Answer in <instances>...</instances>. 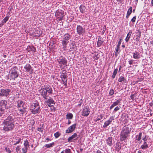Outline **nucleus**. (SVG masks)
<instances>
[{
  "instance_id": "obj_1",
  "label": "nucleus",
  "mask_w": 153,
  "mask_h": 153,
  "mask_svg": "<svg viewBox=\"0 0 153 153\" xmlns=\"http://www.w3.org/2000/svg\"><path fill=\"white\" fill-rule=\"evenodd\" d=\"M15 117L13 115H10L4 120L3 122L4 126V129L8 131L12 129L14 126V120Z\"/></svg>"
},
{
  "instance_id": "obj_2",
  "label": "nucleus",
  "mask_w": 153,
  "mask_h": 153,
  "mask_svg": "<svg viewBox=\"0 0 153 153\" xmlns=\"http://www.w3.org/2000/svg\"><path fill=\"white\" fill-rule=\"evenodd\" d=\"M39 90V93L42 97H48L49 96L52 94L53 93V90L51 87L50 85H44Z\"/></svg>"
},
{
  "instance_id": "obj_3",
  "label": "nucleus",
  "mask_w": 153,
  "mask_h": 153,
  "mask_svg": "<svg viewBox=\"0 0 153 153\" xmlns=\"http://www.w3.org/2000/svg\"><path fill=\"white\" fill-rule=\"evenodd\" d=\"M40 106L37 101H34L31 105L30 110L33 114L39 113L40 111Z\"/></svg>"
},
{
  "instance_id": "obj_4",
  "label": "nucleus",
  "mask_w": 153,
  "mask_h": 153,
  "mask_svg": "<svg viewBox=\"0 0 153 153\" xmlns=\"http://www.w3.org/2000/svg\"><path fill=\"white\" fill-rule=\"evenodd\" d=\"M19 76V74L17 71L16 66H14L10 70V73L9 74V76L10 79L15 80Z\"/></svg>"
},
{
  "instance_id": "obj_5",
  "label": "nucleus",
  "mask_w": 153,
  "mask_h": 153,
  "mask_svg": "<svg viewBox=\"0 0 153 153\" xmlns=\"http://www.w3.org/2000/svg\"><path fill=\"white\" fill-rule=\"evenodd\" d=\"M7 102L5 100H0V117L4 113L5 109L6 108V106Z\"/></svg>"
},
{
  "instance_id": "obj_6",
  "label": "nucleus",
  "mask_w": 153,
  "mask_h": 153,
  "mask_svg": "<svg viewBox=\"0 0 153 153\" xmlns=\"http://www.w3.org/2000/svg\"><path fill=\"white\" fill-rule=\"evenodd\" d=\"M70 35L68 33L65 34L63 37V39L62 42V46L65 49L67 48V45L69 42Z\"/></svg>"
},
{
  "instance_id": "obj_7",
  "label": "nucleus",
  "mask_w": 153,
  "mask_h": 153,
  "mask_svg": "<svg viewBox=\"0 0 153 153\" xmlns=\"http://www.w3.org/2000/svg\"><path fill=\"white\" fill-rule=\"evenodd\" d=\"M45 99V103L49 107H51L53 106L54 104V101L53 98L51 97H43Z\"/></svg>"
},
{
  "instance_id": "obj_8",
  "label": "nucleus",
  "mask_w": 153,
  "mask_h": 153,
  "mask_svg": "<svg viewBox=\"0 0 153 153\" xmlns=\"http://www.w3.org/2000/svg\"><path fill=\"white\" fill-rule=\"evenodd\" d=\"M10 91V90L8 89H0V96L7 97L9 95Z\"/></svg>"
},
{
  "instance_id": "obj_9",
  "label": "nucleus",
  "mask_w": 153,
  "mask_h": 153,
  "mask_svg": "<svg viewBox=\"0 0 153 153\" xmlns=\"http://www.w3.org/2000/svg\"><path fill=\"white\" fill-rule=\"evenodd\" d=\"M76 31L79 35L83 36L85 32V28L81 25H78L76 27Z\"/></svg>"
},
{
  "instance_id": "obj_10",
  "label": "nucleus",
  "mask_w": 153,
  "mask_h": 153,
  "mask_svg": "<svg viewBox=\"0 0 153 153\" xmlns=\"http://www.w3.org/2000/svg\"><path fill=\"white\" fill-rule=\"evenodd\" d=\"M90 112V109L88 106H86L84 108L82 112V115L84 117L88 116Z\"/></svg>"
},
{
  "instance_id": "obj_11",
  "label": "nucleus",
  "mask_w": 153,
  "mask_h": 153,
  "mask_svg": "<svg viewBox=\"0 0 153 153\" xmlns=\"http://www.w3.org/2000/svg\"><path fill=\"white\" fill-rule=\"evenodd\" d=\"M24 68L25 69L26 72H29L30 74L33 73L34 70L32 68L30 65L29 64H27L24 67Z\"/></svg>"
},
{
  "instance_id": "obj_12",
  "label": "nucleus",
  "mask_w": 153,
  "mask_h": 153,
  "mask_svg": "<svg viewBox=\"0 0 153 153\" xmlns=\"http://www.w3.org/2000/svg\"><path fill=\"white\" fill-rule=\"evenodd\" d=\"M55 16L59 19V21H60L63 19L64 16V13L57 10L55 13Z\"/></svg>"
},
{
  "instance_id": "obj_13",
  "label": "nucleus",
  "mask_w": 153,
  "mask_h": 153,
  "mask_svg": "<svg viewBox=\"0 0 153 153\" xmlns=\"http://www.w3.org/2000/svg\"><path fill=\"white\" fill-rule=\"evenodd\" d=\"M58 62L59 64L62 66V65H63L65 66H67V61L66 59L64 57H62L61 58L57 59Z\"/></svg>"
},
{
  "instance_id": "obj_14",
  "label": "nucleus",
  "mask_w": 153,
  "mask_h": 153,
  "mask_svg": "<svg viewBox=\"0 0 153 153\" xmlns=\"http://www.w3.org/2000/svg\"><path fill=\"white\" fill-rule=\"evenodd\" d=\"M114 120V117L113 116L111 117L108 120L106 121L103 126V127L104 128H106L108 126H109L112 122V121Z\"/></svg>"
},
{
  "instance_id": "obj_15",
  "label": "nucleus",
  "mask_w": 153,
  "mask_h": 153,
  "mask_svg": "<svg viewBox=\"0 0 153 153\" xmlns=\"http://www.w3.org/2000/svg\"><path fill=\"white\" fill-rule=\"evenodd\" d=\"M76 125V124H74L69 127L68 129L66 130V133H69L72 132L75 128Z\"/></svg>"
},
{
  "instance_id": "obj_16",
  "label": "nucleus",
  "mask_w": 153,
  "mask_h": 153,
  "mask_svg": "<svg viewBox=\"0 0 153 153\" xmlns=\"http://www.w3.org/2000/svg\"><path fill=\"white\" fill-rule=\"evenodd\" d=\"M130 131V129L127 126H124L123 128L121 134H128Z\"/></svg>"
},
{
  "instance_id": "obj_17",
  "label": "nucleus",
  "mask_w": 153,
  "mask_h": 153,
  "mask_svg": "<svg viewBox=\"0 0 153 153\" xmlns=\"http://www.w3.org/2000/svg\"><path fill=\"white\" fill-rule=\"evenodd\" d=\"M133 57L135 59H139L140 58L139 53L137 51H135L133 53Z\"/></svg>"
},
{
  "instance_id": "obj_18",
  "label": "nucleus",
  "mask_w": 153,
  "mask_h": 153,
  "mask_svg": "<svg viewBox=\"0 0 153 153\" xmlns=\"http://www.w3.org/2000/svg\"><path fill=\"white\" fill-rule=\"evenodd\" d=\"M120 100H117L115 102H113L112 105L110 107V109H112L114 107L118 105L120 102Z\"/></svg>"
},
{
  "instance_id": "obj_19",
  "label": "nucleus",
  "mask_w": 153,
  "mask_h": 153,
  "mask_svg": "<svg viewBox=\"0 0 153 153\" xmlns=\"http://www.w3.org/2000/svg\"><path fill=\"white\" fill-rule=\"evenodd\" d=\"M45 125L43 124H41L40 126L38 128L37 130L39 131L42 133L44 130Z\"/></svg>"
},
{
  "instance_id": "obj_20",
  "label": "nucleus",
  "mask_w": 153,
  "mask_h": 153,
  "mask_svg": "<svg viewBox=\"0 0 153 153\" xmlns=\"http://www.w3.org/2000/svg\"><path fill=\"white\" fill-rule=\"evenodd\" d=\"M112 138L111 137H109L106 140V143L107 144L110 146L112 145Z\"/></svg>"
},
{
  "instance_id": "obj_21",
  "label": "nucleus",
  "mask_w": 153,
  "mask_h": 153,
  "mask_svg": "<svg viewBox=\"0 0 153 153\" xmlns=\"http://www.w3.org/2000/svg\"><path fill=\"white\" fill-rule=\"evenodd\" d=\"M136 31L137 32H136V36L137 37L136 38V39L137 40H137H139V39H138L140 38V37L141 33L140 31L139 30H137Z\"/></svg>"
},
{
  "instance_id": "obj_22",
  "label": "nucleus",
  "mask_w": 153,
  "mask_h": 153,
  "mask_svg": "<svg viewBox=\"0 0 153 153\" xmlns=\"http://www.w3.org/2000/svg\"><path fill=\"white\" fill-rule=\"evenodd\" d=\"M131 33V30H129V32L127 34V36L125 39L126 42H127L128 41Z\"/></svg>"
},
{
  "instance_id": "obj_23",
  "label": "nucleus",
  "mask_w": 153,
  "mask_h": 153,
  "mask_svg": "<svg viewBox=\"0 0 153 153\" xmlns=\"http://www.w3.org/2000/svg\"><path fill=\"white\" fill-rule=\"evenodd\" d=\"M86 9V7L84 6L81 5L79 7L80 12L82 13H85Z\"/></svg>"
},
{
  "instance_id": "obj_24",
  "label": "nucleus",
  "mask_w": 153,
  "mask_h": 153,
  "mask_svg": "<svg viewBox=\"0 0 153 153\" xmlns=\"http://www.w3.org/2000/svg\"><path fill=\"white\" fill-rule=\"evenodd\" d=\"M148 147V146L146 142H144V144L141 145L140 148L143 149H145Z\"/></svg>"
},
{
  "instance_id": "obj_25",
  "label": "nucleus",
  "mask_w": 153,
  "mask_h": 153,
  "mask_svg": "<svg viewBox=\"0 0 153 153\" xmlns=\"http://www.w3.org/2000/svg\"><path fill=\"white\" fill-rule=\"evenodd\" d=\"M17 106L18 107H21L23 106L24 103L22 100H19L17 102Z\"/></svg>"
},
{
  "instance_id": "obj_26",
  "label": "nucleus",
  "mask_w": 153,
  "mask_h": 153,
  "mask_svg": "<svg viewBox=\"0 0 153 153\" xmlns=\"http://www.w3.org/2000/svg\"><path fill=\"white\" fill-rule=\"evenodd\" d=\"M73 117V115L71 113H68L66 115V118L68 119H71Z\"/></svg>"
},
{
  "instance_id": "obj_27",
  "label": "nucleus",
  "mask_w": 153,
  "mask_h": 153,
  "mask_svg": "<svg viewBox=\"0 0 153 153\" xmlns=\"http://www.w3.org/2000/svg\"><path fill=\"white\" fill-rule=\"evenodd\" d=\"M27 50L28 51H33L35 52L36 51V49L35 47L33 46H29L27 47Z\"/></svg>"
},
{
  "instance_id": "obj_28",
  "label": "nucleus",
  "mask_w": 153,
  "mask_h": 153,
  "mask_svg": "<svg viewBox=\"0 0 153 153\" xmlns=\"http://www.w3.org/2000/svg\"><path fill=\"white\" fill-rule=\"evenodd\" d=\"M77 136V134H73V135L69 137L68 139V142H70L72 141V140L76 138Z\"/></svg>"
},
{
  "instance_id": "obj_29",
  "label": "nucleus",
  "mask_w": 153,
  "mask_h": 153,
  "mask_svg": "<svg viewBox=\"0 0 153 153\" xmlns=\"http://www.w3.org/2000/svg\"><path fill=\"white\" fill-rule=\"evenodd\" d=\"M54 143L53 142L52 143H51L47 144L45 145L44 147H46V149L47 148H49L51 147H53L54 145Z\"/></svg>"
},
{
  "instance_id": "obj_30",
  "label": "nucleus",
  "mask_w": 153,
  "mask_h": 153,
  "mask_svg": "<svg viewBox=\"0 0 153 153\" xmlns=\"http://www.w3.org/2000/svg\"><path fill=\"white\" fill-rule=\"evenodd\" d=\"M118 71V69L117 68L115 69L114 71L113 75L111 76L112 79H114Z\"/></svg>"
},
{
  "instance_id": "obj_31",
  "label": "nucleus",
  "mask_w": 153,
  "mask_h": 153,
  "mask_svg": "<svg viewBox=\"0 0 153 153\" xmlns=\"http://www.w3.org/2000/svg\"><path fill=\"white\" fill-rule=\"evenodd\" d=\"M34 34L35 36L39 37L42 35V31H37L35 32Z\"/></svg>"
},
{
  "instance_id": "obj_32",
  "label": "nucleus",
  "mask_w": 153,
  "mask_h": 153,
  "mask_svg": "<svg viewBox=\"0 0 153 153\" xmlns=\"http://www.w3.org/2000/svg\"><path fill=\"white\" fill-rule=\"evenodd\" d=\"M103 117L104 116L100 114V115H99L97 117V118L95 119V121L96 122H97V121L100 120L102 119Z\"/></svg>"
},
{
  "instance_id": "obj_33",
  "label": "nucleus",
  "mask_w": 153,
  "mask_h": 153,
  "mask_svg": "<svg viewBox=\"0 0 153 153\" xmlns=\"http://www.w3.org/2000/svg\"><path fill=\"white\" fill-rule=\"evenodd\" d=\"M60 77L62 81V79L65 80L66 79H67L68 76L67 74H61Z\"/></svg>"
},
{
  "instance_id": "obj_34",
  "label": "nucleus",
  "mask_w": 153,
  "mask_h": 153,
  "mask_svg": "<svg viewBox=\"0 0 153 153\" xmlns=\"http://www.w3.org/2000/svg\"><path fill=\"white\" fill-rule=\"evenodd\" d=\"M126 138V134H120V139L121 140L123 141Z\"/></svg>"
},
{
  "instance_id": "obj_35",
  "label": "nucleus",
  "mask_w": 153,
  "mask_h": 153,
  "mask_svg": "<svg viewBox=\"0 0 153 153\" xmlns=\"http://www.w3.org/2000/svg\"><path fill=\"white\" fill-rule=\"evenodd\" d=\"M24 145L25 147H28L29 146V143L28 141L26 140L24 141Z\"/></svg>"
},
{
  "instance_id": "obj_36",
  "label": "nucleus",
  "mask_w": 153,
  "mask_h": 153,
  "mask_svg": "<svg viewBox=\"0 0 153 153\" xmlns=\"http://www.w3.org/2000/svg\"><path fill=\"white\" fill-rule=\"evenodd\" d=\"M132 7H130V8L128 9V10L127 12V14H128L130 15L132 13Z\"/></svg>"
},
{
  "instance_id": "obj_37",
  "label": "nucleus",
  "mask_w": 153,
  "mask_h": 153,
  "mask_svg": "<svg viewBox=\"0 0 153 153\" xmlns=\"http://www.w3.org/2000/svg\"><path fill=\"white\" fill-rule=\"evenodd\" d=\"M103 42V41H102V40H99L97 42V45L98 47H100L102 43Z\"/></svg>"
},
{
  "instance_id": "obj_38",
  "label": "nucleus",
  "mask_w": 153,
  "mask_h": 153,
  "mask_svg": "<svg viewBox=\"0 0 153 153\" xmlns=\"http://www.w3.org/2000/svg\"><path fill=\"white\" fill-rule=\"evenodd\" d=\"M126 79L124 77L122 76H121L120 78L118 79V81L120 82H122V81H124Z\"/></svg>"
},
{
  "instance_id": "obj_39",
  "label": "nucleus",
  "mask_w": 153,
  "mask_h": 153,
  "mask_svg": "<svg viewBox=\"0 0 153 153\" xmlns=\"http://www.w3.org/2000/svg\"><path fill=\"white\" fill-rule=\"evenodd\" d=\"M9 19V17L6 16L4 19L2 21V22L3 23H5Z\"/></svg>"
},
{
  "instance_id": "obj_40",
  "label": "nucleus",
  "mask_w": 153,
  "mask_h": 153,
  "mask_svg": "<svg viewBox=\"0 0 153 153\" xmlns=\"http://www.w3.org/2000/svg\"><path fill=\"white\" fill-rule=\"evenodd\" d=\"M28 148L24 147V148L22 149V150L23 153H26L27 152Z\"/></svg>"
},
{
  "instance_id": "obj_41",
  "label": "nucleus",
  "mask_w": 153,
  "mask_h": 153,
  "mask_svg": "<svg viewBox=\"0 0 153 153\" xmlns=\"http://www.w3.org/2000/svg\"><path fill=\"white\" fill-rule=\"evenodd\" d=\"M120 47L117 46L115 55L116 56H117L118 54V51L120 48Z\"/></svg>"
},
{
  "instance_id": "obj_42",
  "label": "nucleus",
  "mask_w": 153,
  "mask_h": 153,
  "mask_svg": "<svg viewBox=\"0 0 153 153\" xmlns=\"http://www.w3.org/2000/svg\"><path fill=\"white\" fill-rule=\"evenodd\" d=\"M141 135L142 134H137L136 136V140H139L141 139Z\"/></svg>"
},
{
  "instance_id": "obj_43",
  "label": "nucleus",
  "mask_w": 153,
  "mask_h": 153,
  "mask_svg": "<svg viewBox=\"0 0 153 153\" xmlns=\"http://www.w3.org/2000/svg\"><path fill=\"white\" fill-rule=\"evenodd\" d=\"M114 93V91L113 89H111L110 90L109 94L110 96H112Z\"/></svg>"
},
{
  "instance_id": "obj_44",
  "label": "nucleus",
  "mask_w": 153,
  "mask_h": 153,
  "mask_svg": "<svg viewBox=\"0 0 153 153\" xmlns=\"http://www.w3.org/2000/svg\"><path fill=\"white\" fill-rule=\"evenodd\" d=\"M67 79H66V80H63L62 79V82H63V84L65 86H67Z\"/></svg>"
},
{
  "instance_id": "obj_45",
  "label": "nucleus",
  "mask_w": 153,
  "mask_h": 153,
  "mask_svg": "<svg viewBox=\"0 0 153 153\" xmlns=\"http://www.w3.org/2000/svg\"><path fill=\"white\" fill-rule=\"evenodd\" d=\"M17 141L16 142L14 143V145H16L17 144H18L20 142L21 139L19 138H18V139H17Z\"/></svg>"
},
{
  "instance_id": "obj_46",
  "label": "nucleus",
  "mask_w": 153,
  "mask_h": 153,
  "mask_svg": "<svg viewBox=\"0 0 153 153\" xmlns=\"http://www.w3.org/2000/svg\"><path fill=\"white\" fill-rule=\"evenodd\" d=\"M120 108V106L118 107V106H117L114 109V111L115 112H116L118 110H119Z\"/></svg>"
},
{
  "instance_id": "obj_47",
  "label": "nucleus",
  "mask_w": 153,
  "mask_h": 153,
  "mask_svg": "<svg viewBox=\"0 0 153 153\" xmlns=\"http://www.w3.org/2000/svg\"><path fill=\"white\" fill-rule=\"evenodd\" d=\"M141 139L144 140V142H146V141L147 139L146 136V135L143 136L142 137Z\"/></svg>"
},
{
  "instance_id": "obj_48",
  "label": "nucleus",
  "mask_w": 153,
  "mask_h": 153,
  "mask_svg": "<svg viewBox=\"0 0 153 153\" xmlns=\"http://www.w3.org/2000/svg\"><path fill=\"white\" fill-rule=\"evenodd\" d=\"M65 153H71V150L68 149H66L65 150Z\"/></svg>"
},
{
  "instance_id": "obj_49",
  "label": "nucleus",
  "mask_w": 153,
  "mask_h": 153,
  "mask_svg": "<svg viewBox=\"0 0 153 153\" xmlns=\"http://www.w3.org/2000/svg\"><path fill=\"white\" fill-rule=\"evenodd\" d=\"M136 18V16H134L133 17V18L131 19V21L132 22H134L135 21V20Z\"/></svg>"
},
{
  "instance_id": "obj_50",
  "label": "nucleus",
  "mask_w": 153,
  "mask_h": 153,
  "mask_svg": "<svg viewBox=\"0 0 153 153\" xmlns=\"http://www.w3.org/2000/svg\"><path fill=\"white\" fill-rule=\"evenodd\" d=\"M5 151L8 152V153H11V151L8 148H5Z\"/></svg>"
},
{
  "instance_id": "obj_51",
  "label": "nucleus",
  "mask_w": 153,
  "mask_h": 153,
  "mask_svg": "<svg viewBox=\"0 0 153 153\" xmlns=\"http://www.w3.org/2000/svg\"><path fill=\"white\" fill-rule=\"evenodd\" d=\"M121 39H120V40L118 42V44H117V46L120 47L121 45Z\"/></svg>"
},
{
  "instance_id": "obj_52",
  "label": "nucleus",
  "mask_w": 153,
  "mask_h": 153,
  "mask_svg": "<svg viewBox=\"0 0 153 153\" xmlns=\"http://www.w3.org/2000/svg\"><path fill=\"white\" fill-rule=\"evenodd\" d=\"M131 98V99H132V100H134V94H131L130 97Z\"/></svg>"
},
{
  "instance_id": "obj_53",
  "label": "nucleus",
  "mask_w": 153,
  "mask_h": 153,
  "mask_svg": "<svg viewBox=\"0 0 153 153\" xmlns=\"http://www.w3.org/2000/svg\"><path fill=\"white\" fill-rule=\"evenodd\" d=\"M20 146H17L16 148V151L17 152L20 150Z\"/></svg>"
},
{
  "instance_id": "obj_54",
  "label": "nucleus",
  "mask_w": 153,
  "mask_h": 153,
  "mask_svg": "<svg viewBox=\"0 0 153 153\" xmlns=\"http://www.w3.org/2000/svg\"><path fill=\"white\" fill-rule=\"evenodd\" d=\"M134 61V60L131 59V60H130L128 62L131 65L132 64L133 62Z\"/></svg>"
},
{
  "instance_id": "obj_55",
  "label": "nucleus",
  "mask_w": 153,
  "mask_h": 153,
  "mask_svg": "<svg viewBox=\"0 0 153 153\" xmlns=\"http://www.w3.org/2000/svg\"><path fill=\"white\" fill-rule=\"evenodd\" d=\"M75 46H74L73 44L72 45V46L70 48L71 49L70 51H71L73 49H74L75 48Z\"/></svg>"
},
{
  "instance_id": "obj_56",
  "label": "nucleus",
  "mask_w": 153,
  "mask_h": 153,
  "mask_svg": "<svg viewBox=\"0 0 153 153\" xmlns=\"http://www.w3.org/2000/svg\"><path fill=\"white\" fill-rule=\"evenodd\" d=\"M66 71L65 70H63L62 71V73L61 74H66Z\"/></svg>"
},
{
  "instance_id": "obj_57",
  "label": "nucleus",
  "mask_w": 153,
  "mask_h": 153,
  "mask_svg": "<svg viewBox=\"0 0 153 153\" xmlns=\"http://www.w3.org/2000/svg\"><path fill=\"white\" fill-rule=\"evenodd\" d=\"M19 111H20V112H22V114H23L25 111H24V110L23 109H19Z\"/></svg>"
},
{
  "instance_id": "obj_58",
  "label": "nucleus",
  "mask_w": 153,
  "mask_h": 153,
  "mask_svg": "<svg viewBox=\"0 0 153 153\" xmlns=\"http://www.w3.org/2000/svg\"><path fill=\"white\" fill-rule=\"evenodd\" d=\"M105 27H103V29H102V34H104V32H105Z\"/></svg>"
},
{
  "instance_id": "obj_59",
  "label": "nucleus",
  "mask_w": 153,
  "mask_h": 153,
  "mask_svg": "<svg viewBox=\"0 0 153 153\" xmlns=\"http://www.w3.org/2000/svg\"><path fill=\"white\" fill-rule=\"evenodd\" d=\"M31 122L32 123V125H33L34 124V120L33 119H32L30 120Z\"/></svg>"
},
{
  "instance_id": "obj_60",
  "label": "nucleus",
  "mask_w": 153,
  "mask_h": 153,
  "mask_svg": "<svg viewBox=\"0 0 153 153\" xmlns=\"http://www.w3.org/2000/svg\"><path fill=\"white\" fill-rule=\"evenodd\" d=\"M54 135L56 138H58L59 137L60 134H54Z\"/></svg>"
},
{
  "instance_id": "obj_61",
  "label": "nucleus",
  "mask_w": 153,
  "mask_h": 153,
  "mask_svg": "<svg viewBox=\"0 0 153 153\" xmlns=\"http://www.w3.org/2000/svg\"><path fill=\"white\" fill-rule=\"evenodd\" d=\"M97 153H102L101 152L100 150H97V151L96 152Z\"/></svg>"
},
{
  "instance_id": "obj_62",
  "label": "nucleus",
  "mask_w": 153,
  "mask_h": 153,
  "mask_svg": "<svg viewBox=\"0 0 153 153\" xmlns=\"http://www.w3.org/2000/svg\"><path fill=\"white\" fill-rule=\"evenodd\" d=\"M123 116H124V117H128L127 114H124V115H123ZM125 119H126V118Z\"/></svg>"
},
{
  "instance_id": "obj_63",
  "label": "nucleus",
  "mask_w": 153,
  "mask_h": 153,
  "mask_svg": "<svg viewBox=\"0 0 153 153\" xmlns=\"http://www.w3.org/2000/svg\"><path fill=\"white\" fill-rule=\"evenodd\" d=\"M151 4L152 6H153V0H151Z\"/></svg>"
},
{
  "instance_id": "obj_64",
  "label": "nucleus",
  "mask_w": 153,
  "mask_h": 153,
  "mask_svg": "<svg viewBox=\"0 0 153 153\" xmlns=\"http://www.w3.org/2000/svg\"><path fill=\"white\" fill-rule=\"evenodd\" d=\"M129 15L128 14H127L126 15V18L127 19H128V18L129 17Z\"/></svg>"
}]
</instances>
